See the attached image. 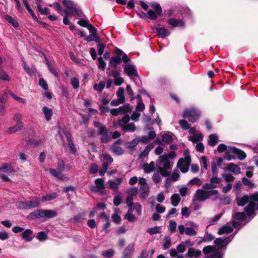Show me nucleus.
Returning a JSON list of instances; mask_svg holds the SVG:
<instances>
[{"label":"nucleus","mask_w":258,"mask_h":258,"mask_svg":"<svg viewBox=\"0 0 258 258\" xmlns=\"http://www.w3.org/2000/svg\"><path fill=\"white\" fill-rule=\"evenodd\" d=\"M255 211H244L242 212H237L233 215V221L232 226L229 223L220 227L218 231L219 235L224 234H229L231 233L233 230V227L239 229L243 226L249 220H247V217H253L255 215Z\"/></svg>","instance_id":"1"},{"label":"nucleus","mask_w":258,"mask_h":258,"mask_svg":"<svg viewBox=\"0 0 258 258\" xmlns=\"http://www.w3.org/2000/svg\"><path fill=\"white\" fill-rule=\"evenodd\" d=\"M130 120V117L129 115H126L121 119H119L117 122H114L113 126L115 128L121 126L123 132H134L136 130V126L135 123L133 122L127 124Z\"/></svg>","instance_id":"2"},{"label":"nucleus","mask_w":258,"mask_h":258,"mask_svg":"<svg viewBox=\"0 0 258 258\" xmlns=\"http://www.w3.org/2000/svg\"><path fill=\"white\" fill-rule=\"evenodd\" d=\"M158 165V171L164 177L168 176L170 172L168 170L171 168V165L167 154L159 157Z\"/></svg>","instance_id":"3"},{"label":"nucleus","mask_w":258,"mask_h":258,"mask_svg":"<svg viewBox=\"0 0 258 258\" xmlns=\"http://www.w3.org/2000/svg\"><path fill=\"white\" fill-rule=\"evenodd\" d=\"M62 4L66 8V10H68L74 17L78 18L83 16V12L80 7L72 0H63Z\"/></svg>","instance_id":"4"},{"label":"nucleus","mask_w":258,"mask_h":258,"mask_svg":"<svg viewBox=\"0 0 258 258\" xmlns=\"http://www.w3.org/2000/svg\"><path fill=\"white\" fill-rule=\"evenodd\" d=\"M94 125L95 127L98 128L97 135L101 136L100 140L102 143H107L111 140L112 133L108 128H107L105 126L97 121H95Z\"/></svg>","instance_id":"5"},{"label":"nucleus","mask_w":258,"mask_h":258,"mask_svg":"<svg viewBox=\"0 0 258 258\" xmlns=\"http://www.w3.org/2000/svg\"><path fill=\"white\" fill-rule=\"evenodd\" d=\"M201 112L200 110L195 107H191L184 110L182 117L187 118L191 122H196L201 116Z\"/></svg>","instance_id":"6"},{"label":"nucleus","mask_w":258,"mask_h":258,"mask_svg":"<svg viewBox=\"0 0 258 258\" xmlns=\"http://www.w3.org/2000/svg\"><path fill=\"white\" fill-rule=\"evenodd\" d=\"M56 215L55 211H34L29 216L31 219L42 218L43 220L51 218Z\"/></svg>","instance_id":"7"},{"label":"nucleus","mask_w":258,"mask_h":258,"mask_svg":"<svg viewBox=\"0 0 258 258\" xmlns=\"http://www.w3.org/2000/svg\"><path fill=\"white\" fill-rule=\"evenodd\" d=\"M139 184L140 185L139 190V197L143 199H147L149 195V186L146 179L144 177H140Z\"/></svg>","instance_id":"8"},{"label":"nucleus","mask_w":258,"mask_h":258,"mask_svg":"<svg viewBox=\"0 0 258 258\" xmlns=\"http://www.w3.org/2000/svg\"><path fill=\"white\" fill-rule=\"evenodd\" d=\"M191 164V158L189 155H186L184 158H180L177 163V166L183 173L187 172Z\"/></svg>","instance_id":"9"},{"label":"nucleus","mask_w":258,"mask_h":258,"mask_svg":"<svg viewBox=\"0 0 258 258\" xmlns=\"http://www.w3.org/2000/svg\"><path fill=\"white\" fill-rule=\"evenodd\" d=\"M151 7L155 10V12L150 9L147 12V14L150 19L155 20L157 18V15L159 16L162 15V9L160 6L156 3H153Z\"/></svg>","instance_id":"10"},{"label":"nucleus","mask_w":258,"mask_h":258,"mask_svg":"<svg viewBox=\"0 0 258 258\" xmlns=\"http://www.w3.org/2000/svg\"><path fill=\"white\" fill-rule=\"evenodd\" d=\"M39 204V203L37 201L18 202L16 203V206L19 209H27L36 208L38 207Z\"/></svg>","instance_id":"11"},{"label":"nucleus","mask_w":258,"mask_h":258,"mask_svg":"<svg viewBox=\"0 0 258 258\" xmlns=\"http://www.w3.org/2000/svg\"><path fill=\"white\" fill-rule=\"evenodd\" d=\"M88 30L91 34L89 36H87L86 40L88 42L93 41L99 43L100 41V39L97 36L96 29L93 25H89Z\"/></svg>","instance_id":"12"},{"label":"nucleus","mask_w":258,"mask_h":258,"mask_svg":"<svg viewBox=\"0 0 258 258\" xmlns=\"http://www.w3.org/2000/svg\"><path fill=\"white\" fill-rule=\"evenodd\" d=\"M124 71L132 79L135 80V79L138 78L137 70L133 65H125L124 67Z\"/></svg>","instance_id":"13"},{"label":"nucleus","mask_w":258,"mask_h":258,"mask_svg":"<svg viewBox=\"0 0 258 258\" xmlns=\"http://www.w3.org/2000/svg\"><path fill=\"white\" fill-rule=\"evenodd\" d=\"M115 52L117 55L112 57L109 63L110 66H112L114 68L116 67L120 63L121 61V56L123 53V51L118 48H116Z\"/></svg>","instance_id":"14"},{"label":"nucleus","mask_w":258,"mask_h":258,"mask_svg":"<svg viewBox=\"0 0 258 258\" xmlns=\"http://www.w3.org/2000/svg\"><path fill=\"white\" fill-rule=\"evenodd\" d=\"M122 182L121 178H116L113 180H109L107 182V187L116 191L118 190V186Z\"/></svg>","instance_id":"15"},{"label":"nucleus","mask_w":258,"mask_h":258,"mask_svg":"<svg viewBox=\"0 0 258 258\" xmlns=\"http://www.w3.org/2000/svg\"><path fill=\"white\" fill-rule=\"evenodd\" d=\"M233 238V236H228L224 239L217 238L215 240L214 243L216 246L218 248H223L226 246L231 241Z\"/></svg>","instance_id":"16"},{"label":"nucleus","mask_w":258,"mask_h":258,"mask_svg":"<svg viewBox=\"0 0 258 258\" xmlns=\"http://www.w3.org/2000/svg\"><path fill=\"white\" fill-rule=\"evenodd\" d=\"M249 210H258V192L250 195V202L249 203Z\"/></svg>","instance_id":"17"},{"label":"nucleus","mask_w":258,"mask_h":258,"mask_svg":"<svg viewBox=\"0 0 258 258\" xmlns=\"http://www.w3.org/2000/svg\"><path fill=\"white\" fill-rule=\"evenodd\" d=\"M194 198L200 201H205L208 199L207 190L198 189L195 194Z\"/></svg>","instance_id":"18"},{"label":"nucleus","mask_w":258,"mask_h":258,"mask_svg":"<svg viewBox=\"0 0 258 258\" xmlns=\"http://www.w3.org/2000/svg\"><path fill=\"white\" fill-rule=\"evenodd\" d=\"M237 204L239 206L243 207L246 204H248V207H249V203L250 202V195H244L242 197H239L236 198ZM249 209L248 208V210ZM244 210H247L245 208Z\"/></svg>","instance_id":"19"},{"label":"nucleus","mask_w":258,"mask_h":258,"mask_svg":"<svg viewBox=\"0 0 258 258\" xmlns=\"http://www.w3.org/2000/svg\"><path fill=\"white\" fill-rule=\"evenodd\" d=\"M95 183L96 187L94 190L103 194V191L105 188L104 180L102 178H97L95 180Z\"/></svg>","instance_id":"20"},{"label":"nucleus","mask_w":258,"mask_h":258,"mask_svg":"<svg viewBox=\"0 0 258 258\" xmlns=\"http://www.w3.org/2000/svg\"><path fill=\"white\" fill-rule=\"evenodd\" d=\"M201 254V251L199 249H195L194 248H189L185 255L188 257H199Z\"/></svg>","instance_id":"21"},{"label":"nucleus","mask_w":258,"mask_h":258,"mask_svg":"<svg viewBox=\"0 0 258 258\" xmlns=\"http://www.w3.org/2000/svg\"><path fill=\"white\" fill-rule=\"evenodd\" d=\"M229 151L237 155V157L240 160H243L246 157L245 153L242 150H239L233 147H229Z\"/></svg>","instance_id":"22"},{"label":"nucleus","mask_w":258,"mask_h":258,"mask_svg":"<svg viewBox=\"0 0 258 258\" xmlns=\"http://www.w3.org/2000/svg\"><path fill=\"white\" fill-rule=\"evenodd\" d=\"M156 31L161 38H164L169 35L168 30L164 27L158 26L155 27Z\"/></svg>","instance_id":"23"},{"label":"nucleus","mask_w":258,"mask_h":258,"mask_svg":"<svg viewBox=\"0 0 258 258\" xmlns=\"http://www.w3.org/2000/svg\"><path fill=\"white\" fill-rule=\"evenodd\" d=\"M226 170L231 171L234 174H239L240 173V167L237 165L231 163L227 165Z\"/></svg>","instance_id":"24"},{"label":"nucleus","mask_w":258,"mask_h":258,"mask_svg":"<svg viewBox=\"0 0 258 258\" xmlns=\"http://www.w3.org/2000/svg\"><path fill=\"white\" fill-rule=\"evenodd\" d=\"M66 135L67 136V141L68 142V144L70 149V152L72 154H75L77 152V150L75 146L71 139V136L70 133H67L66 132Z\"/></svg>","instance_id":"25"},{"label":"nucleus","mask_w":258,"mask_h":258,"mask_svg":"<svg viewBox=\"0 0 258 258\" xmlns=\"http://www.w3.org/2000/svg\"><path fill=\"white\" fill-rule=\"evenodd\" d=\"M155 169V163L152 161L150 163H145L143 165V169L145 172L149 173L153 172Z\"/></svg>","instance_id":"26"},{"label":"nucleus","mask_w":258,"mask_h":258,"mask_svg":"<svg viewBox=\"0 0 258 258\" xmlns=\"http://www.w3.org/2000/svg\"><path fill=\"white\" fill-rule=\"evenodd\" d=\"M135 245L134 243H131L127 245L123 252L122 258H128L131 253L134 251Z\"/></svg>","instance_id":"27"},{"label":"nucleus","mask_w":258,"mask_h":258,"mask_svg":"<svg viewBox=\"0 0 258 258\" xmlns=\"http://www.w3.org/2000/svg\"><path fill=\"white\" fill-rule=\"evenodd\" d=\"M23 3L25 5V7L26 9L27 10V11L29 12L31 16H32V18L35 20L37 23H40V21L38 19L37 17H36V15L35 14L34 12L32 11V10L31 9L28 2L27 0H23Z\"/></svg>","instance_id":"28"},{"label":"nucleus","mask_w":258,"mask_h":258,"mask_svg":"<svg viewBox=\"0 0 258 258\" xmlns=\"http://www.w3.org/2000/svg\"><path fill=\"white\" fill-rule=\"evenodd\" d=\"M42 111L44 114L45 119L48 121L50 120L53 114L52 110L47 106H44L43 107Z\"/></svg>","instance_id":"29"},{"label":"nucleus","mask_w":258,"mask_h":258,"mask_svg":"<svg viewBox=\"0 0 258 258\" xmlns=\"http://www.w3.org/2000/svg\"><path fill=\"white\" fill-rule=\"evenodd\" d=\"M14 171L12 166L9 164H4L0 167V172H5L10 175L11 173H13Z\"/></svg>","instance_id":"30"},{"label":"nucleus","mask_w":258,"mask_h":258,"mask_svg":"<svg viewBox=\"0 0 258 258\" xmlns=\"http://www.w3.org/2000/svg\"><path fill=\"white\" fill-rule=\"evenodd\" d=\"M218 137L216 135L211 134L209 136L208 143L210 146L212 147L215 146L218 143Z\"/></svg>","instance_id":"31"},{"label":"nucleus","mask_w":258,"mask_h":258,"mask_svg":"<svg viewBox=\"0 0 258 258\" xmlns=\"http://www.w3.org/2000/svg\"><path fill=\"white\" fill-rule=\"evenodd\" d=\"M110 149L112 152L117 155H121L124 153V150L121 147L117 146L115 144L110 147Z\"/></svg>","instance_id":"32"},{"label":"nucleus","mask_w":258,"mask_h":258,"mask_svg":"<svg viewBox=\"0 0 258 258\" xmlns=\"http://www.w3.org/2000/svg\"><path fill=\"white\" fill-rule=\"evenodd\" d=\"M23 127V123H19L16 125L9 127L7 132L8 134L14 133L17 131H20Z\"/></svg>","instance_id":"33"},{"label":"nucleus","mask_w":258,"mask_h":258,"mask_svg":"<svg viewBox=\"0 0 258 258\" xmlns=\"http://www.w3.org/2000/svg\"><path fill=\"white\" fill-rule=\"evenodd\" d=\"M66 132L67 133H70L67 130L63 127V128H59L58 134L60 137V138L61 139L63 146H65V139H67V136L66 135Z\"/></svg>","instance_id":"34"},{"label":"nucleus","mask_w":258,"mask_h":258,"mask_svg":"<svg viewBox=\"0 0 258 258\" xmlns=\"http://www.w3.org/2000/svg\"><path fill=\"white\" fill-rule=\"evenodd\" d=\"M208 198H212L214 200H217L220 199V195L218 191L216 189L207 191Z\"/></svg>","instance_id":"35"},{"label":"nucleus","mask_w":258,"mask_h":258,"mask_svg":"<svg viewBox=\"0 0 258 258\" xmlns=\"http://www.w3.org/2000/svg\"><path fill=\"white\" fill-rule=\"evenodd\" d=\"M168 23L173 27H182L184 26V22L181 20H176L174 18L168 20Z\"/></svg>","instance_id":"36"},{"label":"nucleus","mask_w":258,"mask_h":258,"mask_svg":"<svg viewBox=\"0 0 258 258\" xmlns=\"http://www.w3.org/2000/svg\"><path fill=\"white\" fill-rule=\"evenodd\" d=\"M103 165L108 167L113 162V158L108 154H104L103 155Z\"/></svg>","instance_id":"37"},{"label":"nucleus","mask_w":258,"mask_h":258,"mask_svg":"<svg viewBox=\"0 0 258 258\" xmlns=\"http://www.w3.org/2000/svg\"><path fill=\"white\" fill-rule=\"evenodd\" d=\"M57 197V194L56 192H52L48 194L45 196L43 197L41 200V202H45L49 201L55 199Z\"/></svg>","instance_id":"38"},{"label":"nucleus","mask_w":258,"mask_h":258,"mask_svg":"<svg viewBox=\"0 0 258 258\" xmlns=\"http://www.w3.org/2000/svg\"><path fill=\"white\" fill-rule=\"evenodd\" d=\"M120 114H124L131 112L132 109L128 104H125L122 106L118 107Z\"/></svg>","instance_id":"39"},{"label":"nucleus","mask_w":258,"mask_h":258,"mask_svg":"<svg viewBox=\"0 0 258 258\" xmlns=\"http://www.w3.org/2000/svg\"><path fill=\"white\" fill-rule=\"evenodd\" d=\"M50 173L53 176L57 177L60 179H63L64 178L63 175H61V173L62 172L58 169H49Z\"/></svg>","instance_id":"40"},{"label":"nucleus","mask_w":258,"mask_h":258,"mask_svg":"<svg viewBox=\"0 0 258 258\" xmlns=\"http://www.w3.org/2000/svg\"><path fill=\"white\" fill-rule=\"evenodd\" d=\"M139 143L138 138H136L131 142H127L125 143L126 147L128 149H134Z\"/></svg>","instance_id":"41"},{"label":"nucleus","mask_w":258,"mask_h":258,"mask_svg":"<svg viewBox=\"0 0 258 258\" xmlns=\"http://www.w3.org/2000/svg\"><path fill=\"white\" fill-rule=\"evenodd\" d=\"M180 196L178 194H173L171 197V202L174 207L177 206L180 201Z\"/></svg>","instance_id":"42"},{"label":"nucleus","mask_w":258,"mask_h":258,"mask_svg":"<svg viewBox=\"0 0 258 258\" xmlns=\"http://www.w3.org/2000/svg\"><path fill=\"white\" fill-rule=\"evenodd\" d=\"M154 147V145L153 144H149L148 146L145 148L144 151L140 154V157H146L148 155L150 151Z\"/></svg>","instance_id":"43"},{"label":"nucleus","mask_w":258,"mask_h":258,"mask_svg":"<svg viewBox=\"0 0 258 258\" xmlns=\"http://www.w3.org/2000/svg\"><path fill=\"white\" fill-rule=\"evenodd\" d=\"M214 237L211 234L206 233L204 237H201V240L199 241V244H201L204 242H209L214 239Z\"/></svg>","instance_id":"44"},{"label":"nucleus","mask_w":258,"mask_h":258,"mask_svg":"<svg viewBox=\"0 0 258 258\" xmlns=\"http://www.w3.org/2000/svg\"><path fill=\"white\" fill-rule=\"evenodd\" d=\"M32 231L30 229L26 230L22 234V237L27 241H30L32 240Z\"/></svg>","instance_id":"45"},{"label":"nucleus","mask_w":258,"mask_h":258,"mask_svg":"<svg viewBox=\"0 0 258 258\" xmlns=\"http://www.w3.org/2000/svg\"><path fill=\"white\" fill-rule=\"evenodd\" d=\"M203 136L202 134H195L192 136L188 137V140L193 143H196L197 142L202 140Z\"/></svg>","instance_id":"46"},{"label":"nucleus","mask_w":258,"mask_h":258,"mask_svg":"<svg viewBox=\"0 0 258 258\" xmlns=\"http://www.w3.org/2000/svg\"><path fill=\"white\" fill-rule=\"evenodd\" d=\"M105 86V82L104 81H100L98 84L96 83L93 86L94 90L100 92L104 88Z\"/></svg>","instance_id":"47"},{"label":"nucleus","mask_w":258,"mask_h":258,"mask_svg":"<svg viewBox=\"0 0 258 258\" xmlns=\"http://www.w3.org/2000/svg\"><path fill=\"white\" fill-rule=\"evenodd\" d=\"M63 12L65 14V15L63 17V23L65 25H68L70 23L69 18L70 17H74L73 15H72V14H70L69 11L67 10H64Z\"/></svg>","instance_id":"48"},{"label":"nucleus","mask_w":258,"mask_h":258,"mask_svg":"<svg viewBox=\"0 0 258 258\" xmlns=\"http://www.w3.org/2000/svg\"><path fill=\"white\" fill-rule=\"evenodd\" d=\"M161 230L162 228L161 226H156L149 228L147 231L150 234L153 235L157 233H160Z\"/></svg>","instance_id":"49"},{"label":"nucleus","mask_w":258,"mask_h":258,"mask_svg":"<svg viewBox=\"0 0 258 258\" xmlns=\"http://www.w3.org/2000/svg\"><path fill=\"white\" fill-rule=\"evenodd\" d=\"M124 89L122 88H119L117 92L116 95L118 97V99H119L120 102H124L125 98L123 95Z\"/></svg>","instance_id":"50"},{"label":"nucleus","mask_w":258,"mask_h":258,"mask_svg":"<svg viewBox=\"0 0 258 258\" xmlns=\"http://www.w3.org/2000/svg\"><path fill=\"white\" fill-rule=\"evenodd\" d=\"M188 184L191 185H196L200 186L202 184V181L199 177H194L188 181Z\"/></svg>","instance_id":"51"},{"label":"nucleus","mask_w":258,"mask_h":258,"mask_svg":"<svg viewBox=\"0 0 258 258\" xmlns=\"http://www.w3.org/2000/svg\"><path fill=\"white\" fill-rule=\"evenodd\" d=\"M173 140L172 136L169 134H165L162 136V141L167 144H169L172 142Z\"/></svg>","instance_id":"52"},{"label":"nucleus","mask_w":258,"mask_h":258,"mask_svg":"<svg viewBox=\"0 0 258 258\" xmlns=\"http://www.w3.org/2000/svg\"><path fill=\"white\" fill-rule=\"evenodd\" d=\"M5 19L9 22V23H11L12 25L15 27H17L19 26V24L18 22L14 19L13 18H12L11 16L9 15L5 16Z\"/></svg>","instance_id":"53"},{"label":"nucleus","mask_w":258,"mask_h":258,"mask_svg":"<svg viewBox=\"0 0 258 258\" xmlns=\"http://www.w3.org/2000/svg\"><path fill=\"white\" fill-rule=\"evenodd\" d=\"M242 182L244 185L247 186L249 188H253L255 187L254 184L246 177H243L242 179Z\"/></svg>","instance_id":"54"},{"label":"nucleus","mask_w":258,"mask_h":258,"mask_svg":"<svg viewBox=\"0 0 258 258\" xmlns=\"http://www.w3.org/2000/svg\"><path fill=\"white\" fill-rule=\"evenodd\" d=\"M114 253V251L112 249H109L102 252V255L106 258L111 257Z\"/></svg>","instance_id":"55"},{"label":"nucleus","mask_w":258,"mask_h":258,"mask_svg":"<svg viewBox=\"0 0 258 258\" xmlns=\"http://www.w3.org/2000/svg\"><path fill=\"white\" fill-rule=\"evenodd\" d=\"M221 179L218 177L217 175H213L210 179V181H211L213 185L216 186V188L217 187V184L221 182Z\"/></svg>","instance_id":"56"},{"label":"nucleus","mask_w":258,"mask_h":258,"mask_svg":"<svg viewBox=\"0 0 258 258\" xmlns=\"http://www.w3.org/2000/svg\"><path fill=\"white\" fill-rule=\"evenodd\" d=\"M138 191H139V189H138V187H130L127 189V193L128 195L135 197L137 195Z\"/></svg>","instance_id":"57"},{"label":"nucleus","mask_w":258,"mask_h":258,"mask_svg":"<svg viewBox=\"0 0 258 258\" xmlns=\"http://www.w3.org/2000/svg\"><path fill=\"white\" fill-rule=\"evenodd\" d=\"M207 158L205 156H202L200 159L201 165L204 169L207 170L208 169Z\"/></svg>","instance_id":"58"},{"label":"nucleus","mask_w":258,"mask_h":258,"mask_svg":"<svg viewBox=\"0 0 258 258\" xmlns=\"http://www.w3.org/2000/svg\"><path fill=\"white\" fill-rule=\"evenodd\" d=\"M71 84L74 89H77L79 88L80 82L79 80L76 78H73L71 79Z\"/></svg>","instance_id":"59"},{"label":"nucleus","mask_w":258,"mask_h":258,"mask_svg":"<svg viewBox=\"0 0 258 258\" xmlns=\"http://www.w3.org/2000/svg\"><path fill=\"white\" fill-rule=\"evenodd\" d=\"M37 238L40 241H44L47 239V234L46 232L41 231L38 233Z\"/></svg>","instance_id":"60"},{"label":"nucleus","mask_w":258,"mask_h":258,"mask_svg":"<svg viewBox=\"0 0 258 258\" xmlns=\"http://www.w3.org/2000/svg\"><path fill=\"white\" fill-rule=\"evenodd\" d=\"M37 9L42 14L48 15L49 13V10L48 8L46 7L42 8L41 5L40 4L37 5Z\"/></svg>","instance_id":"61"},{"label":"nucleus","mask_w":258,"mask_h":258,"mask_svg":"<svg viewBox=\"0 0 258 258\" xmlns=\"http://www.w3.org/2000/svg\"><path fill=\"white\" fill-rule=\"evenodd\" d=\"M222 177L226 182L233 181L235 178L230 173H224L222 174Z\"/></svg>","instance_id":"62"},{"label":"nucleus","mask_w":258,"mask_h":258,"mask_svg":"<svg viewBox=\"0 0 258 258\" xmlns=\"http://www.w3.org/2000/svg\"><path fill=\"white\" fill-rule=\"evenodd\" d=\"M98 68L99 69L101 70H104L106 63V62L103 60L102 57H99L98 58Z\"/></svg>","instance_id":"63"},{"label":"nucleus","mask_w":258,"mask_h":258,"mask_svg":"<svg viewBox=\"0 0 258 258\" xmlns=\"http://www.w3.org/2000/svg\"><path fill=\"white\" fill-rule=\"evenodd\" d=\"M179 123L182 129L186 130L189 128V124L187 121L183 119L180 120Z\"/></svg>","instance_id":"64"}]
</instances>
